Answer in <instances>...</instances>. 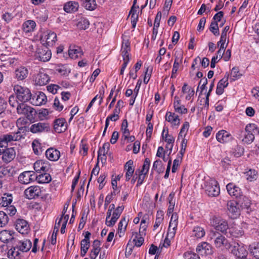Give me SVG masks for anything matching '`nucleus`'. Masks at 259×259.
I'll return each instance as SVG.
<instances>
[{
    "instance_id": "29",
    "label": "nucleus",
    "mask_w": 259,
    "mask_h": 259,
    "mask_svg": "<svg viewBox=\"0 0 259 259\" xmlns=\"http://www.w3.org/2000/svg\"><path fill=\"white\" fill-rule=\"evenodd\" d=\"M130 51V43L128 40H126L125 42H123L121 49V55L123 62L127 63L129 62V52Z\"/></svg>"
},
{
    "instance_id": "51",
    "label": "nucleus",
    "mask_w": 259,
    "mask_h": 259,
    "mask_svg": "<svg viewBox=\"0 0 259 259\" xmlns=\"http://www.w3.org/2000/svg\"><path fill=\"white\" fill-rule=\"evenodd\" d=\"M178 216L177 213H172L168 227L177 229L178 226Z\"/></svg>"
},
{
    "instance_id": "7",
    "label": "nucleus",
    "mask_w": 259,
    "mask_h": 259,
    "mask_svg": "<svg viewBox=\"0 0 259 259\" xmlns=\"http://www.w3.org/2000/svg\"><path fill=\"white\" fill-rule=\"evenodd\" d=\"M210 224L216 230L227 233L226 231L229 229V226L226 220L214 216L210 220Z\"/></svg>"
},
{
    "instance_id": "16",
    "label": "nucleus",
    "mask_w": 259,
    "mask_h": 259,
    "mask_svg": "<svg viewBox=\"0 0 259 259\" xmlns=\"http://www.w3.org/2000/svg\"><path fill=\"white\" fill-rule=\"evenodd\" d=\"M214 244L216 248H219L222 250L225 249L228 250L231 246L230 242L226 237L220 234L215 239Z\"/></svg>"
},
{
    "instance_id": "36",
    "label": "nucleus",
    "mask_w": 259,
    "mask_h": 259,
    "mask_svg": "<svg viewBox=\"0 0 259 259\" xmlns=\"http://www.w3.org/2000/svg\"><path fill=\"white\" fill-rule=\"evenodd\" d=\"M205 232L203 228L200 226H195L193 228L192 235L197 239L201 238L204 236Z\"/></svg>"
},
{
    "instance_id": "27",
    "label": "nucleus",
    "mask_w": 259,
    "mask_h": 259,
    "mask_svg": "<svg viewBox=\"0 0 259 259\" xmlns=\"http://www.w3.org/2000/svg\"><path fill=\"white\" fill-rule=\"evenodd\" d=\"M79 7L78 2L75 1H69L64 5L63 9L67 13H72L76 12Z\"/></svg>"
},
{
    "instance_id": "12",
    "label": "nucleus",
    "mask_w": 259,
    "mask_h": 259,
    "mask_svg": "<svg viewBox=\"0 0 259 259\" xmlns=\"http://www.w3.org/2000/svg\"><path fill=\"white\" fill-rule=\"evenodd\" d=\"M196 252L200 255L207 256L212 254L213 249L210 244L202 242L197 245Z\"/></svg>"
},
{
    "instance_id": "9",
    "label": "nucleus",
    "mask_w": 259,
    "mask_h": 259,
    "mask_svg": "<svg viewBox=\"0 0 259 259\" xmlns=\"http://www.w3.org/2000/svg\"><path fill=\"white\" fill-rule=\"evenodd\" d=\"M42 191L38 186L34 185L27 188L24 191V195L28 199H36L41 197Z\"/></svg>"
},
{
    "instance_id": "59",
    "label": "nucleus",
    "mask_w": 259,
    "mask_h": 259,
    "mask_svg": "<svg viewBox=\"0 0 259 259\" xmlns=\"http://www.w3.org/2000/svg\"><path fill=\"white\" fill-rule=\"evenodd\" d=\"M56 71L62 75H68L70 72V69L67 68L64 65L59 66Z\"/></svg>"
},
{
    "instance_id": "58",
    "label": "nucleus",
    "mask_w": 259,
    "mask_h": 259,
    "mask_svg": "<svg viewBox=\"0 0 259 259\" xmlns=\"http://www.w3.org/2000/svg\"><path fill=\"white\" fill-rule=\"evenodd\" d=\"M184 259H200L199 254L192 251H187L184 253Z\"/></svg>"
},
{
    "instance_id": "8",
    "label": "nucleus",
    "mask_w": 259,
    "mask_h": 259,
    "mask_svg": "<svg viewBox=\"0 0 259 259\" xmlns=\"http://www.w3.org/2000/svg\"><path fill=\"white\" fill-rule=\"evenodd\" d=\"M20 103L17 108V112L19 114L24 115L27 119L31 120L34 118V115L36 112L34 109L26 104L24 103Z\"/></svg>"
},
{
    "instance_id": "60",
    "label": "nucleus",
    "mask_w": 259,
    "mask_h": 259,
    "mask_svg": "<svg viewBox=\"0 0 259 259\" xmlns=\"http://www.w3.org/2000/svg\"><path fill=\"white\" fill-rule=\"evenodd\" d=\"M182 141L181 144V150L180 151V154L181 155L179 156L180 159H182V158L183 157V155L185 152L186 149L187 147V140L185 138H182Z\"/></svg>"
},
{
    "instance_id": "2",
    "label": "nucleus",
    "mask_w": 259,
    "mask_h": 259,
    "mask_svg": "<svg viewBox=\"0 0 259 259\" xmlns=\"http://www.w3.org/2000/svg\"><path fill=\"white\" fill-rule=\"evenodd\" d=\"M28 123L27 119L24 117H21L17 119L16 125L18 128L17 132H12L10 134H5L7 136L6 139L20 140L24 139L26 136V132L27 131L26 124Z\"/></svg>"
},
{
    "instance_id": "55",
    "label": "nucleus",
    "mask_w": 259,
    "mask_h": 259,
    "mask_svg": "<svg viewBox=\"0 0 259 259\" xmlns=\"http://www.w3.org/2000/svg\"><path fill=\"white\" fill-rule=\"evenodd\" d=\"M15 15L13 13L5 12L2 15V19L7 23H10L14 18Z\"/></svg>"
},
{
    "instance_id": "63",
    "label": "nucleus",
    "mask_w": 259,
    "mask_h": 259,
    "mask_svg": "<svg viewBox=\"0 0 259 259\" xmlns=\"http://www.w3.org/2000/svg\"><path fill=\"white\" fill-rule=\"evenodd\" d=\"M18 99L17 98V96L15 97L14 95H11L9 99V104L12 107H16L17 108L18 105H19L18 102L17 101Z\"/></svg>"
},
{
    "instance_id": "43",
    "label": "nucleus",
    "mask_w": 259,
    "mask_h": 259,
    "mask_svg": "<svg viewBox=\"0 0 259 259\" xmlns=\"http://www.w3.org/2000/svg\"><path fill=\"white\" fill-rule=\"evenodd\" d=\"M110 148V144L108 142L105 143L102 147H100L98 152V159L99 160L100 157L105 155L107 154Z\"/></svg>"
},
{
    "instance_id": "34",
    "label": "nucleus",
    "mask_w": 259,
    "mask_h": 259,
    "mask_svg": "<svg viewBox=\"0 0 259 259\" xmlns=\"http://www.w3.org/2000/svg\"><path fill=\"white\" fill-rule=\"evenodd\" d=\"M35 180L39 184H45L51 182L52 178L49 174L47 172H42V174L36 176Z\"/></svg>"
},
{
    "instance_id": "53",
    "label": "nucleus",
    "mask_w": 259,
    "mask_h": 259,
    "mask_svg": "<svg viewBox=\"0 0 259 259\" xmlns=\"http://www.w3.org/2000/svg\"><path fill=\"white\" fill-rule=\"evenodd\" d=\"M9 222V217L3 211H0V227H4Z\"/></svg>"
},
{
    "instance_id": "52",
    "label": "nucleus",
    "mask_w": 259,
    "mask_h": 259,
    "mask_svg": "<svg viewBox=\"0 0 259 259\" xmlns=\"http://www.w3.org/2000/svg\"><path fill=\"white\" fill-rule=\"evenodd\" d=\"M128 122L126 119H124L121 124V131L122 132V137L127 138L130 135V131L127 128Z\"/></svg>"
},
{
    "instance_id": "57",
    "label": "nucleus",
    "mask_w": 259,
    "mask_h": 259,
    "mask_svg": "<svg viewBox=\"0 0 259 259\" xmlns=\"http://www.w3.org/2000/svg\"><path fill=\"white\" fill-rule=\"evenodd\" d=\"M165 132V128L164 127L161 135L163 140H164V141L167 144H174L175 140V138L171 135H167V137H164V133Z\"/></svg>"
},
{
    "instance_id": "20",
    "label": "nucleus",
    "mask_w": 259,
    "mask_h": 259,
    "mask_svg": "<svg viewBox=\"0 0 259 259\" xmlns=\"http://www.w3.org/2000/svg\"><path fill=\"white\" fill-rule=\"evenodd\" d=\"M54 128L58 133L64 132L67 128V124L65 118H59L54 120Z\"/></svg>"
},
{
    "instance_id": "40",
    "label": "nucleus",
    "mask_w": 259,
    "mask_h": 259,
    "mask_svg": "<svg viewBox=\"0 0 259 259\" xmlns=\"http://www.w3.org/2000/svg\"><path fill=\"white\" fill-rule=\"evenodd\" d=\"M238 202L242 208H248L251 204L249 198L243 195L238 199Z\"/></svg>"
},
{
    "instance_id": "38",
    "label": "nucleus",
    "mask_w": 259,
    "mask_h": 259,
    "mask_svg": "<svg viewBox=\"0 0 259 259\" xmlns=\"http://www.w3.org/2000/svg\"><path fill=\"white\" fill-rule=\"evenodd\" d=\"M13 197L12 194H5L0 200V204L4 207L10 206L12 202Z\"/></svg>"
},
{
    "instance_id": "35",
    "label": "nucleus",
    "mask_w": 259,
    "mask_h": 259,
    "mask_svg": "<svg viewBox=\"0 0 259 259\" xmlns=\"http://www.w3.org/2000/svg\"><path fill=\"white\" fill-rule=\"evenodd\" d=\"M45 39H46L47 45L52 46L57 40V35L55 32L50 31L45 36Z\"/></svg>"
},
{
    "instance_id": "28",
    "label": "nucleus",
    "mask_w": 259,
    "mask_h": 259,
    "mask_svg": "<svg viewBox=\"0 0 259 259\" xmlns=\"http://www.w3.org/2000/svg\"><path fill=\"white\" fill-rule=\"evenodd\" d=\"M28 74V70L25 67H20L15 71V78L18 80H23Z\"/></svg>"
},
{
    "instance_id": "62",
    "label": "nucleus",
    "mask_w": 259,
    "mask_h": 259,
    "mask_svg": "<svg viewBox=\"0 0 259 259\" xmlns=\"http://www.w3.org/2000/svg\"><path fill=\"white\" fill-rule=\"evenodd\" d=\"M19 250L18 246H16V247H14L13 249H10L8 252V255L9 257L14 258V259L16 258L19 254Z\"/></svg>"
},
{
    "instance_id": "3",
    "label": "nucleus",
    "mask_w": 259,
    "mask_h": 259,
    "mask_svg": "<svg viewBox=\"0 0 259 259\" xmlns=\"http://www.w3.org/2000/svg\"><path fill=\"white\" fill-rule=\"evenodd\" d=\"M257 126L254 123L247 124L245 131L242 132V136L240 137L243 144L249 145L251 144L255 139L254 134L257 133Z\"/></svg>"
},
{
    "instance_id": "24",
    "label": "nucleus",
    "mask_w": 259,
    "mask_h": 259,
    "mask_svg": "<svg viewBox=\"0 0 259 259\" xmlns=\"http://www.w3.org/2000/svg\"><path fill=\"white\" fill-rule=\"evenodd\" d=\"M69 57L73 59L80 58L83 55L82 49L78 46L70 47L68 50Z\"/></svg>"
},
{
    "instance_id": "54",
    "label": "nucleus",
    "mask_w": 259,
    "mask_h": 259,
    "mask_svg": "<svg viewBox=\"0 0 259 259\" xmlns=\"http://www.w3.org/2000/svg\"><path fill=\"white\" fill-rule=\"evenodd\" d=\"M210 31L215 35L218 36L220 34L218 23L216 21H212L210 27Z\"/></svg>"
},
{
    "instance_id": "45",
    "label": "nucleus",
    "mask_w": 259,
    "mask_h": 259,
    "mask_svg": "<svg viewBox=\"0 0 259 259\" xmlns=\"http://www.w3.org/2000/svg\"><path fill=\"white\" fill-rule=\"evenodd\" d=\"M32 147L33 148V150L34 153L36 155H40L41 154L42 152V149L41 147V144L39 143L38 140H34L32 143Z\"/></svg>"
},
{
    "instance_id": "50",
    "label": "nucleus",
    "mask_w": 259,
    "mask_h": 259,
    "mask_svg": "<svg viewBox=\"0 0 259 259\" xmlns=\"http://www.w3.org/2000/svg\"><path fill=\"white\" fill-rule=\"evenodd\" d=\"M189 128V123L185 121L183 123L178 136V139L185 138Z\"/></svg>"
},
{
    "instance_id": "6",
    "label": "nucleus",
    "mask_w": 259,
    "mask_h": 259,
    "mask_svg": "<svg viewBox=\"0 0 259 259\" xmlns=\"http://www.w3.org/2000/svg\"><path fill=\"white\" fill-rule=\"evenodd\" d=\"M52 56L51 51L46 47H38L35 52L34 57L35 60L41 62H47L50 60Z\"/></svg>"
},
{
    "instance_id": "44",
    "label": "nucleus",
    "mask_w": 259,
    "mask_h": 259,
    "mask_svg": "<svg viewBox=\"0 0 259 259\" xmlns=\"http://www.w3.org/2000/svg\"><path fill=\"white\" fill-rule=\"evenodd\" d=\"M127 225V221H126V218H122L118 224V234H122V235L123 234L124 232H125V231L126 230ZM119 237H121V235L119 234Z\"/></svg>"
},
{
    "instance_id": "5",
    "label": "nucleus",
    "mask_w": 259,
    "mask_h": 259,
    "mask_svg": "<svg viewBox=\"0 0 259 259\" xmlns=\"http://www.w3.org/2000/svg\"><path fill=\"white\" fill-rule=\"evenodd\" d=\"M204 189L206 193L210 197H216L220 193L219 184L214 179H210L205 182Z\"/></svg>"
},
{
    "instance_id": "25",
    "label": "nucleus",
    "mask_w": 259,
    "mask_h": 259,
    "mask_svg": "<svg viewBox=\"0 0 259 259\" xmlns=\"http://www.w3.org/2000/svg\"><path fill=\"white\" fill-rule=\"evenodd\" d=\"M165 120L170 122L172 126H179L180 124V119L178 115L175 113L167 111L165 114Z\"/></svg>"
},
{
    "instance_id": "31",
    "label": "nucleus",
    "mask_w": 259,
    "mask_h": 259,
    "mask_svg": "<svg viewBox=\"0 0 259 259\" xmlns=\"http://www.w3.org/2000/svg\"><path fill=\"white\" fill-rule=\"evenodd\" d=\"M133 161L130 160L126 162L124 165V170L126 171L125 177L126 182L128 181L133 176L135 169L133 167Z\"/></svg>"
},
{
    "instance_id": "13",
    "label": "nucleus",
    "mask_w": 259,
    "mask_h": 259,
    "mask_svg": "<svg viewBox=\"0 0 259 259\" xmlns=\"http://www.w3.org/2000/svg\"><path fill=\"white\" fill-rule=\"evenodd\" d=\"M17 231L22 234H27L30 230V227L27 221L23 219H18L14 223Z\"/></svg>"
},
{
    "instance_id": "41",
    "label": "nucleus",
    "mask_w": 259,
    "mask_h": 259,
    "mask_svg": "<svg viewBox=\"0 0 259 259\" xmlns=\"http://www.w3.org/2000/svg\"><path fill=\"white\" fill-rule=\"evenodd\" d=\"M163 212L161 210L157 211L156 214V217L155 220V222L153 226V230H155L157 229L159 226L161 224L163 221Z\"/></svg>"
},
{
    "instance_id": "17",
    "label": "nucleus",
    "mask_w": 259,
    "mask_h": 259,
    "mask_svg": "<svg viewBox=\"0 0 259 259\" xmlns=\"http://www.w3.org/2000/svg\"><path fill=\"white\" fill-rule=\"evenodd\" d=\"M33 168L37 172H48L51 169V164L47 160H38L34 163Z\"/></svg>"
},
{
    "instance_id": "10",
    "label": "nucleus",
    "mask_w": 259,
    "mask_h": 259,
    "mask_svg": "<svg viewBox=\"0 0 259 259\" xmlns=\"http://www.w3.org/2000/svg\"><path fill=\"white\" fill-rule=\"evenodd\" d=\"M237 201L232 200L228 201L227 204L228 214L232 219H236L240 214V208Z\"/></svg>"
},
{
    "instance_id": "48",
    "label": "nucleus",
    "mask_w": 259,
    "mask_h": 259,
    "mask_svg": "<svg viewBox=\"0 0 259 259\" xmlns=\"http://www.w3.org/2000/svg\"><path fill=\"white\" fill-rule=\"evenodd\" d=\"M246 179L250 182L256 180L257 178V172L254 169H249L245 172Z\"/></svg>"
},
{
    "instance_id": "1",
    "label": "nucleus",
    "mask_w": 259,
    "mask_h": 259,
    "mask_svg": "<svg viewBox=\"0 0 259 259\" xmlns=\"http://www.w3.org/2000/svg\"><path fill=\"white\" fill-rule=\"evenodd\" d=\"M7 136L4 135L0 140V156L2 155V160L8 163L12 161L16 156V151L13 147L7 148L8 143L12 141H17L16 140L6 139Z\"/></svg>"
},
{
    "instance_id": "37",
    "label": "nucleus",
    "mask_w": 259,
    "mask_h": 259,
    "mask_svg": "<svg viewBox=\"0 0 259 259\" xmlns=\"http://www.w3.org/2000/svg\"><path fill=\"white\" fill-rule=\"evenodd\" d=\"M36 26L35 22L33 20H28L23 24V30L26 33L33 31Z\"/></svg>"
},
{
    "instance_id": "4",
    "label": "nucleus",
    "mask_w": 259,
    "mask_h": 259,
    "mask_svg": "<svg viewBox=\"0 0 259 259\" xmlns=\"http://www.w3.org/2000/svg\"><path fill=\"white\" fill-rule=\"evenodd\" d=\"M13 90L19 101L26 102L31 99L32 94L27 87L16 84L14 86Z\"/></svg>"
},
{
    "instance_id": "18",
    "label": "nucleus",
    "mask_w": 259,
    "mask_h": 259,
    "mask_svg": "<svg viewBox=\"0 0 259 259\" xmlns=\"http://www.w3.org/2000/svg\"><path fill=\"white\" fill-rule=\"evenodd\" d=\"M30 103L35 106H41L46 104L47 98L46 95L41 92H38L33 96H31V99L29 100Z\"/></svg>"
},
{
    "instance_id": "23",
    "label": "nucleus",
    "mask_w": 259,
    "mask_h": 259,
    "mask_svg": "<svg viewBox=\"0 0 259 259\" xmlns=\"http://www.w3.org/2000/svg\"><path fill=\"white\" fill-rule=\"evenodd\" d=\"M15 232L10 230H3L0 232V240L4 243L12 242L14 239Z\"/></svg>"
},
{
    "instance_id": "26",
    "label": "nucleus",
    "mask_w": 259,
    "mask_h": 259,
    "mask_svg": "<svg viewBox=\"0 0 259 259\" xmlns=\"http://www.w3.org/2000/svg\"><path fill=\"white\" fill-rule=\"evenodd\" d=\"M49 76L45 73L39 72L34 78L36 84L39 85H44L46 84L50 81Z\"/></svg>"
},
{
    "instance_id": "64",
    "label": "nucleus",
    "mask_w": 259,
    "mask_h": 259,
    "mask_svg": "<svg viewBox=\"0 0 259 259\" xmlns=\"http://www.w3.org/2000/svg\"><path fill=\"white\" fill-rule=\"evenodd\" d=\"M107 177V175L106 174H102L100 176V177L98 179V182L99 183V189L100 190L102 189L105 185V182H104L105 180Z\"/></svg>"
},
{
    "instance_id": "19",
    "label": "nucleus",
    "mask_w": 259,
    "mask_h": 259,
    "mask_svg": "<svg viewBox=\"0 0 259 259\" xmlns=\"http://www.w3.org/2000/svg\"><path fill=\"white\" fill-rule=\"evenodd\" d=\"M217 141L221 143L224 144L232 141L233 137L228 132L222 130L219 131L215 136Z\"/></svg>"
},
{
    "instance_id": "61",
    "label": "nucleus",
    "mask_w": 259,
    "mask_h": 259,
    "mask_svg": "<svg viewBox=\"0 0 259 259\" xmlns=\"http://www.w3.org/2000/svg\"><path fill=\"white\" fill-rule=\"evenodd\" d=\"M241 76V74L240 73L239 69L237 67H233L231 72V76L232 79L235 80L238 79Z\"/></svg>"
},
{
    "instance_id": "30",
    "label": "nucleus",
    "mask_w": 259,
    "mask_h": 259,
    "mask_svg": "<svg viewBox=\"0 0 259 259\" xmlns=\"http://www.w3.org/2000/svg\"><path fill=\"white\" fill-rule=\"evenodd\" d=\"M228 76V74H227V75H226L225 77L221 79L218 83L216 89V94L217 95H222L224 93V89L228 86L229 84Z\"/></svg>"
},
{
    "instance_id": "39",
    "label": "nucleus",
    "mask_w": 259,
    "mask_h": 259,
    "mask_svg": "<svg viewBox=\"0 0 259 259\" xmlns=\"http://www.w3.org/2000/svg\"><path fill=\"white\" fill-rule=\"evenodd\" d=\"M83 6L88 10L93 11L96 8L95 0H81Z\"/></svg>"
},
{
    "instance_id": "22",
    "label": "nucleus",
    "mask_w": 259,
    "mask_h": 259,
    "mask_svg": "<svg viewBox=\"0 0 259 259\" xmlns=\"http://www.w3.org/2000/svg\"><path fill=\"white\" fill-rule=\"evenodd\" d=\"M227 190L231 196L239 198L242 195L241 189L233 183H229L226 186Z\"/></svg>"
},
{
    "instance_id": "56",
    "label": "nucleus",
    "mask_w": 259,
    "mask_h": 259,
    "mask_svg": "<svg viewBox=\"0 0 259 259\" xmlns=\"http://www.w3.org/2000/svg\"><path fill=\"white\" fill-rule=\"evenodd\" d=\"M5 207L4 210L3 211L7 215H9L10 216H13L16 214L17 210L14 206L10 205Z\"/></svg>"
},
{
    "instance_id": "33",
    "label": "nucleus",
    "mask_w": 259,
    "mask_h": 259,
    "mask_svg": "<svg viewBox=\"0 0 259 259\" xmlns=\"http://www.w3.org/2000/svg\"><path fill=\"white\" fill-rule=\"evenodd\" d=\"M17 246L18 249L22 252H27L29 250L31 246L32 243L29 240H24L18 242Z\"/></svg>"
},
{
    "instance_id": "47",
    "label": "nucleus",
    "mask_w": 259,
    "mask_h": 259,
    "mask_svg": "<svg viewBox=\"0 0 259 259\" xmlns=\"http://www.w3.org/2000/svg\"><path fill=\"white\" fill-rule=\"evenodd\" d=\"M174 194L171 193L168 197L169 206L167 209V213H172L174 210L175 205V200L174 199Z\"/></svg>"
},
{
    "instance_id": "11",
    "label": "nucleus",
    "mask_w": 259,
    "mask_h": 259,
    "mask_svg": "<svg viewBox=\"0 0 259 259\" xmlns=\"http://www.w3.org/2000/svg\"><path fill=\"white\" fill-rule=\"evenodd\" d=\"M29 130L33 134L48 132L50 130V125L48 122H38L32 124Z\"/></svg>"
},
{
    "instance_id": "42",
    "label": "nucleus",
    "mask_w": 259,
    "mask_h": 259,
    "mask_svg": "<svg viewBox=\"0 0 259 259\" xmlns=\"http://www.w3.org/2000/svg\"><path fill=\"white\" fill-rule=\"evenodd\" d=\"M250 253L256 258L259 259V243H253L249 245Z\"/></svg>"
},
{
    "instance_id": "21",
    "label": "nucleus",
    "mask_w": 259,
    "mask_h": 259,
    "mask_svg": "<svg viewBox=\"0 0 259 259\" xmlns=\"http://www.w3.org/2000/svg\"><path fill=\"white\" fill-rule=\"evenodd\" d=\"M46 158L51 161H57L60 157V152L54 147L48 148L45 152Z\"/></svg>"
},
{
    "instance_id": "46",
    "label": "nucleus",
    "mask_w": 259,
    "mask_h": 259,
    "mask_svg": "<svg viewBox=\"0 0 259 259\" xmlns=\"http://www.w3.org/2000/svg\"><path fill=\"white\" fill-rule=\"evenodd\" d=\"M90 25V22L89 20L85 17H81L78 22L77 23V26L80 29L85 30L87 29Z\"/></svg>"
},
{
    "instance_id": "32",
    "label": "nucleus",
    "mask_w": 259,
    "mask_h": 259,
    "mask_svg": "<svg viewBox=\"0 0 259 259\" xmlns=\"http://www.w3.org/2000/svg\"><path fill=\"white\" fill-rule=\"evenodd\" d=\"M228 229L229 232L227 233V236L238 238L242 236L243 234V230L239 226L229 228Z\"/></svg>"
},
{
    "instance_id": "14",
    "label": "nucleus",
    "mask_w": 259,
    "mask_h": 259,
    "mask_svg": "<svg viewBox=\"0 0 259 259\" xmlns=\"http://www.w3.org/2000/svg\"><path fill=\"white\" fill-rule=\"evenodd\" d=\"M36 175L32 171H25L20 174L18 181L22 184H28L35 180Z\"/></svg>"
},
{
    "instance_id": "49",
    "label": "nucleus",
    "mask_w": 259,
    "mask_h": 259,
    "mask_svg": "<svg viewBox=\"0 0 259 259\" xmlns=\"http://www.w3.org/2000/svg\"><path fill=\"white\" fill-rule=\"evenodd\" d=\"M150 165V160L148 158H145L144 164L142 166V168L141 169H138L136 171V175H138V171H140V172L145 173L147 174Z\"/></svg>"
},
{
    "instance_id": "15",
    "label": "nucleus",
    "mask_w": 259,
    "mask_h": 259,
    "mask_svg": "<svg viewBox=\"0 0 259 259\" xmlns=\"http://www.w3.org/2000/svg\"><path fill=\"white\" fill-rule=\"evenodd\" d=\"M231 252L238 258L246 257L248 252L245 246L242 243H235Z\"/></svg>"
}]
</instances>
